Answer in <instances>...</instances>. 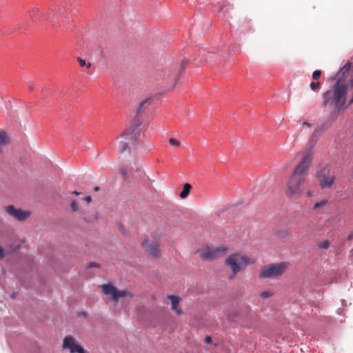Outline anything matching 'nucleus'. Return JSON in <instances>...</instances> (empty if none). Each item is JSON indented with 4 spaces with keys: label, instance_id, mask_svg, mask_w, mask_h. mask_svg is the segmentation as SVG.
I'll use <instances>...</instances> for the list:
<instances>
[{
    "label": "nucleus",
    "instance_id": "36",
    "mask_svg": "<svg viewBox=\"0 0 353 353\" xmlns=\"http://www.w3.org/2000/svg\"><path fill=\"white\" fill-rule=\"evenodd\" d=\"M99 190V187H96L95 189H94L95 191H98Z\"/></svg>",
    "mask_w": 353,
    "mask_h": 353
},
{
    "label": "nucleus",
    "instance_id": "34",
    "mask_svg": "<svg viewBox=\"0 0 353 353\" xmlns=\"http://www.w3.org/2000/svg\"><path fill=\"white\" fill-rule=\"evenodd\" d=\"M72 194H75V195H79L80 193H79V192H78L77 191H74V192H72Z\"/></svg>",
    "mask_w": 353,
    "mask_h": 353
},
{
    "label": "nucleus",
    "instance_id": "11",
    "mask_svg": "<svg viewBox=\"0 0 353 353\" xmlns=\"http://www.w3.org/2000/svg\"><path fill=\"white\" fill-rule=\"evenodd\" d=\"M142 245L154 257H159L160 256L159 245L157 243L153 242L148 239L142 241Z\"/></svg>",
    "mask_w": 353,
    "mask_h": 353
},
{
    "label": "nucleus",
    "instance_id": "31",
    "mask_svg": "<svg viewBox=\"0 0 353 353\" xmlns=\"http://www.w3.org/2000/svg\"><path fill=\"white\" fill-rule=\"evenodd\" d=\"M303 124L304 125H306V126L309 127V128H312V127H313V125H314V124H312V123H308V122H307V121L303 122Z\"/></svg>",
    "mask_w": 353,
    "mask_h": 353
},
{
    "label": "nucleus",
    "instance_id": "15",
    "mask_svg": "<svg viewBox=\"0 0 353 353\" xmlns=\"http://www.w3.org/2000/svg\"><path fill=\"white\" fill-rule=\"evenodd\" d=\"M190 188L191 185L189 183H185L183 185V189L182 192L180 193V196L182 199L185 198L188 195Z\"/></svg>",
    "mask_w": 353,
    "mask_h": 353
},
{
    "label": "nucleus",
    "instance_id": "40",
    "mask_svg": "<svg viewBox=\"0 0 353 353\" xmlns=\"http://www.w3.org/2000/svg\"><path fill=\"white\" fill-rule=\"evenodd\" d=\"M29 89H30V90H32V86H30V87L29 88Z\"/></svg>",
    "mask_w": 353,
    "mask_h": 353
},
{
    "label": "nucleus",
    "instance_id": "8",
    "mask_svg": "<svg viewBox=\"0 0 353 353\" xmlns=\"http://www.w3.org/2000/svg\"><path fill=\"white\" fill-rule=\"evenodd\" d=\"M63 348L68 350L70 353H88L71 336H67L64 338Z\"/></svg>",
    "mask_w": 353,
    "mask_h": 353
},
{
    "label": "nucleus",
    "instance_id": "23",
    "mask_svg": "<svg viewBox=\"0 0 353 353\" xmlns=\"http://www.w3.org/2000/svg\"><path fill=\"white\" fill-rule=\"evenodd\" d=\"M169 143L170 145H174V146H177V145H179V144H180V142L174 138L169 139Z\"/></svg>",
    "mask_w": 353,
    "mask_h": 353
},
{
    "label": "nucleus",
    "instance_id": "10",
    "mask_svg": "<svg viewBox=\"0 0 353 353\" xmlns=\"http://www.w3.org/2000/svg\"><path fill=\"white\" fill-rule=\"evenodd\" d=\"M326 168H324L321 172L316 174V177L319 181V185L322 188L331 187L335 180L334 176L327 177L325 175Z\"/></svg>",
    "mask_w": 353,
    "mask_h": 353
},
{
    "label": "nucleus",
    "instance_id": "29",
    "mask_svg": "<svg viewBox=\"0 0 353 353\" xmlns=\"http://www.w3.org/2000/svg\"><path fill=\"white\" fill-rule=\"evenodd\" d=\"M211 341H212V338H211V336H206L205 337V342L206 343H210Z\"/></svg>",
    "mask_w": 353,
    "mask_h": 353
},
{
    "label": "nucleus",
    "instance_id": "5",
    "mask_svg": "<svg viewBox=\"0 0 353 353\" xmlns=\"http://www.w3.org/2000/svg\"><path fill=\"white\" fill-rule=\"evenodd\" d=\"M290 265L289 262L282 261L263 266L260 271L259 277L261 279H276L283 275Z\"/></svg>",
    "mask_w": 353,
    "mask_h": 353
},
{
    "label": "nucleus",
    "instance_id": "9",
    "mask_svg": "<svg viewBox=\"0 0 353 353\" xmlns=\"http://www.w3.org/2000/svg\"><path fill=\"white\" fill-rule=\"evenodd\" d=\"M6 212L10 216L21 221L28 219L30 214V212L23 211L21 209H16L12 205L6 207Z\"/></svg>",
    "mask_w": 353,
    "mask_h": 353
},
{
    "label": "nucleus",
    "instance_id": "32",
    "mask_svg": "<svg viewBox=\"0 0 353 353\" xmlns=\"http://www.w3.org/2000/svg\"><path fill=\"white\" fill-rule=\"evenodd\" d=\"M3 256V248L0 246V258H2Z\"/></svg>",
    "mask_w": 353,
    "mask_h": 353
},
{
    "label": "nucleus",
    "instance_id": "21",
    "mask_svg": "<svg viewBox=\"0 0 353 353\" xmlns=\"http://www.w3.org/2000/svg\"><path fill=\"white\" fill-rule=\"evenodd\" d=\"M148 103H149V100L148 99H146V100L142 101L139 104V107L137 108V112H140L141 111V110L145 107V105L146 104H148Z\"/></svg>",
    "mask_w": 353,
    "mask_h": 353
},
{
    "label": "nucleus",
    "instance_id": "30",
    "mask_svg": "<svg viewBox=\"0 0 353 353\" xmlns=\"http://www.w3.org/2000/svg\"><path fill=\"white\" fill-rule=\"evenodd\" d=\"M121 173H122L123 177L125 178V179L128 180V176L127 172L125 170H122Z\"/></svg>",
    "mask_w": 353,
    "mask_h": 353
},
{
    "label": "nucleus",
    "instance_id": "22",
    "mask_svg": "<svg viewBox=\"0 0 353 353\" xmlns=\"http://www.w3.org/2000/svg\"><path fill=\"white\" fill-rule=\"evenodd\" d=\"M319 246L321 248L327 249L329 246V243L327 241H322L319 243Z\"/></svg>",
    "mask_w": 353,
    "mask_h": 353
},
{
    "label": "nucleus",
    "instance_id": "18",
    "mask_svg": "<svg viewBox=\"0 0 353 353\" xmlns=\"http://www.w3.org/2000/svg\"><path fill=\"white\" fill-rule=\"evenodd\" d=\"M325 128L324 127V125H322L321 127L320 128H316L313 134H312V137H317L318 136H319L321 133H323L324 131H325Z\"/></svg>",
    "mask_w": 353,
    "mask_h": 353
},
{
    "label": "nucleus",
    "instance_id": "2",
    "mask_svg": "<svg viewBox=\"0 0 353 353\" xmlns=\"http://www.w3.org/2000/svg\"><path fill=\"white\" fill-rule=\"evenodd\" d=\"M312 161V154L307 153L296 165L288 183V192L290 195H297L301 192Z\"/></svg>",
    "mask_w": 353,
    "mask_h": 353
},
{
    "label": "nucleus",
    "instance_id": "19",
    "mask_svg": "<svg viewBox=\"0 0 353 353\" xmlns=\"http://www.w3.org/2000/svg\"><path fill=\"white\" fill-rule=\"evenodd\" d=\"M272 295H273V292L271 290H270L263 291L260 294V296L262 299H267V298H269V297L272 296Z\"/></svg>",
    "mask_w": 353,
    "mask_h": 353
},
{
    "label": "nucleus",
    "instance_id": "14",
    "mask_svg": "<svg viewBox=\"0 0 353 353\" xmlns=\"http://www.w3.org/2000/svg\"><path fill=\"white\" fill-rule=\"evenodd\" d=\"M9 139L5 131L0 132V146L3 147L8 144Z\"/></svg>",
    "mask_w": 353,
    "mask_h": 353
},
{
    "label": "nucleus",
    "instance_id": "12",
    "mask_svg": "<svg viewBox=\"0 0 353 353\" xmlns=\"http://www.w3.org/2000/svg\"><path fill=\"white\" fill-rule=\"evenodd\" d=\"M351 68V63L347 62L345 63L339 71L335 74V76L330 78L332 81H337L338 79H341V82H345V79L347 77L348 72H350Z\"/></svg>",
    "mask_w": 353,
    "mask_h": 353
},
{
    "label": "nucleus",
    "instance_id": "24",
    "mask_svg": "<svg viewBox=\"0 0 353 353\" xmlns=\"http://www.w3.org/2000/svg\"><path fill=\"white\" fill-rule=\"evenodd\" d=\"M325 203H326L325 200H323L320 202H317L314 204V209L319 208L322 207L323 205H324Z\"/></svg>",
    "mask_w": 353,
    "mask_h": 353
},
{
    "label": "nucleus",
    "instance_id": "17",
    "mask_svg": "<svg viewBox=\"0 0 353 353\" xmlns=\"http://www.w3.org/2000/svg\"><path fill=\"white\" fill-rule=\"evenodd\" d=\"M50 10L52 12L63 14V12L61 10V6L58 3L52 5Z\"/></svg>",
    "mask_w": 353,
    "mask_h": 353
},
{
    "label": "nucleus",
    "instance_id": "27",
    "mask_svg": "<svg viewBox=\"0 0 353 353\" xmlns=\"http://www.w3.org/2000/svg\"><path fill=\"white\" fill-rule=\"evenodd\" d=\"M71 208L73 211L76 212L78 210L77 203L75 201H72L71 203Z\"/></svg>",
    "mask_w": 353,
    "mask_h": 353
},
{
    "label": "nucleus",
    "instance_id": "3",
    "mask_svg": "<svg viewBox=\"0 0 353 353\" xmlns=\"http://www.w3.org/2000/svg\"><path fill=\"white\" fill-rule=\"evenodd\" d=\"M140 134L141 130L138 125H132L128 128L121 136V140L119 142L120 151L121 152H130L135 149L139 143Z\"/></svg>",
    "mask_w": 353,
    "mask_h": 353
},
{
    "label": "nucleus",
    "instance_id": "7",
    "mask_svg": "<svg viewBox=\"0 0 353 353\" xmlns=\"http://www.w3.org/2000/svg\"><path fill=\"white\" fill-rule=\"evenodd\" d=\"M102 292L105 295H110L114 301H117L119 298L124 297L129 295L132 296V294L127 290L119 291L112 284L102 285L101 286Z\"/></svg>",
    "mask_w": 353,
    "mask_h": 353
},
{
    "label": "nucleus",
    "instance_id": "20",
    "mask_svg": "<svg viewBox=\"0 0 353 353\" xmlns=\"http://www.w3.org/2000/svg\"><path fill=\"white\" fill-rule=\"evenodd\" d=\"M78 61L81 67L86 66L88 68H89L91 66L90 63H86L84 59H82L81 58L79 57Z\"/></svg>",
    "mask_w": 353,
    "mask_h": 353
},
{
    "label": "nucleus",
    "instance_id": "39",
    "mask_svg": "<svg viewBox=\"0 0 353 353\" xmlns=\"http://www.w3.org/2000/svg\"><path fill=\"white\" fill-rule=\"evenodd\" d=\"M184 70V66H181V71Z\"/></svg>",
    "mask_w": 353,
    "mask_h": 353
},
{
    "label": "nucleus",
    "instance_id": "1",
    "mask_svg": "<svg viewBox=\"0 0 353 353\" xmlns=\"http://www.w3.org/2000/svg\"><path fill=\"white\" fill-rule=\"evenodd\" d=\"M347 85L338 79L323 96V104L338 111L345 110L350 104L346 103Z\"/></svg>",
    "mask_w": 353,
    "mask_h": 353
},
{
    "label": "nucleus",
    "instance_id": "26",
    "mask_svg": "<svg viewBox=\"0 0 353 353\" xmlns=\"http://www.w3.org/2000/svg\"><path fill=\"white\" fill-rule=\"evenodd\" d=\"M320 76H321V71L320 70H315L312 73V78L314 79H319L320 77Z\"/></svg>",
    "mask_w": 353,
    "mask_h": 353
},
{
    "label": "nucleus",
    "instance_id": "13",
    "mask_svg": "<svg viewBox=\"0 0 353 353\" xmlns=\"http://www.w3.org/2000/svg\"><path fill=\"white\" fill-rule=\"evenodd\" d=\"M168 299L171 301V307L172 310H174L178 315L182 314L181 310L178 308V305L179 303V298L175 295H170L168 296Z\"/></svg>",
    "mask_w": 353,
    "mask_h": 353
},
{
    "label": "nucleus",
    "instance_id": "6",
    "mask_svg": "<svg viewBox=\"0 0 353 353\" xmlns=\"http://www.w3.org/2000/svg\"><path fill=\"white\" fill-rule=\"evenodd\" d=\"M227 250L228 248L225 246H206L203 249L199 250V252H200V256L203 259L214 260L223 254Z\"/></svg>",
    "mask_w": 353,
    "mask_h": 353
},
{
    "label": "nucleus",
    "instance_id": "25",
    "mask_svg": "<svg viewBox=\"0 0 353 353\" xmlns=\"http://www.w3.org/2000/svg\"><path fill=\"white\" fill-rule=\"evenodd\" d=\"M319 86H320L319 82H312L310 85V87L312 90H315V89L319 88Z\"/></svg>",
    "mask_w": 353,
    "mask_h": 353
},
{
    "label": "nucleus",
    "instance_id": "4",
    "mask_svg": "<svg viewBox=\"0 0 353 353\" xmlns=\"http://www.w3.org/2000/svg\"><path fill=\"white\" fill-rule=\"evenodd\" d=\"M254 261L247 255L241 252H236L230 254L225 259V265H228L232 270V274L230 279H234L238 272L245 270L250 263Z\"/></svg>",
    "mask_w": 353,
    "mask_h": 353
},
{
    "label": "nucleus",
    "instance_id": "33",
    "mask_svg": "<svg viewBox=\"0 0 353 353\" xmlns=\"http://www.w3.org/2000/svg\"><path fill=\"white\" fill-rule=\"evenodd\" d=\"M85 201L87 203H89L91 201V196H86L85 199Z\"/></svg>",
    "mask_w": 353,
    "mask_h": 353
},
{
    "label": "nucleus",
    "instance_id": "38",
    "mask_svg": "<svg viewBox=\"0 0 353 353\" xmlns=\"http://www.w3.org/2000/svg\"><path fill=\"white\" fill-rule=\"evenodd\" d=\"M1 152H2V147L0 146V154L1 153Z\"/></svg>",
    "mask_w": 353,
    "mask_h": 353
},
{
    "label": "nucleus",
    "instance_id": "37",
    "mask_svg": "<svg viewBox=\"0 0 353 353\" xmlns=\"http://www.w3.org/2000/svg\"><path fill=\"white\" fill-rule=\"evenodd\" d=\"M307 195H309V196H310V195L311 194V192H310V191H308V192H307Z\"/></svg>",
    "mask_w": 353,
    "mask_h": 353
},
{
    "label": "nucleus",
    "instance_id": "28",
    "mask_svg": "<svg viewBox=\"0 0 353 353\" xmlns=\"http://www.w3.org/2000/svg\"><path fill=\"white\" fill-rule=\"evenodd\" d=\"M88 268H92V267H99V265L95 263H90L88 265Z\"/></svg>",
    "mask_w": 353,
    "mask_h": 353
},
{
    "label": "nucleus",
    "instance_id": "35",
    "mask_svg": "<svg viewBox=\"0 0 353 353\" xmlns=\"http://www.w3.org/2000/svg\"><path fill=\"white\" fill-rule=\"evenodd\" d=\"M119 230H120L122 232H123V226H120V227H119Z\"/></svg>",
    "mask_w": 353,
    "mask_h": 353
},
{
    "label": "nucleus",
    "instance_id": "16",
    "mask_svg": "<svg viewBox=\"0 0 353 353\" xmlns=\"http://www.w3.org/2000/svg\"><path fill=\"white\" fill-rule=\"evenodd\" d=\"M32 19H40V11L38 8H34L29 12Z\"/></svg>",
    "mask_w": 353,
    "mask_h": 353
}]
</instances>
